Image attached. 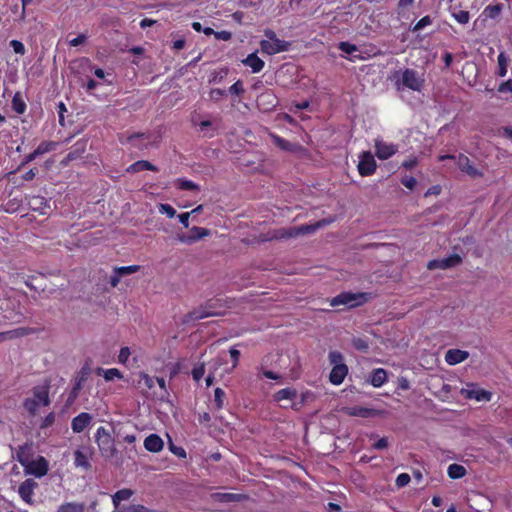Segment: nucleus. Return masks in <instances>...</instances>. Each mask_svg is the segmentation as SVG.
Returning <instances> with one entry per match:
<instances>
[{
    "instance_id": "obj_48",
    "label": "nucleus",
    "mask_w": 512,
    "mask_h": 512,
    "mask_svg": "<svg viewBox=\"0 0 512 512\" xmlns=\"http://www.w3.org/2000/svg\"><path fill=\"white\" fill-rule=\"evenodd\" d=\"M10 46L13 48V51L16 54L24 55L25 52H26L24 44L21 41H19V40H11L10 41Z\"/></svg>"
},
{
    "instance_id": "obj_38",
    "label": "nucleus",
    "mask_w": 512,
    "mask_h": 512,
    "mask_svg": "<svg viewBox=\"0 0 512 512\" xmlns=\"http://www.w3.org/2000/svg\"><path fill=\"white\" fill-rule=\"evenodd\" d=\"M140 269V266L138 265H130V266H121V267H115L114 272L119 273L121 277L130 275L133 273L138 272Z\"/></svg>"
},
{
    "instance_id": "obj_12",
    "label": "nucleus",
    "mask_w": 512,
    "mask_h": 512,
    "mask_svg": "<svg viewBox=\"0 0 512 512\" xmlns=\"http://www.w3.org/2000/svg\"><path fill=\"white\" fill-rule=\"evenodd\" d=\"M90 370L88 367H83L75 378V383L67 398V404H72L77 399L83 384L87 381Z\"/></svg>"
},
{
    "instance_id": "obj_24",
    "label": "nucleus",
    "mask_w": 512,
    "mask_h": 512,
    "mask_svg": "<svg viewBox=\"0 0 512 512\" xmlns=\"http://www.w3.org/2000/svg\"><path fill=\"white\" fill-rule=\"evenodd\" d=\"M387 380V373L382 368L374 369L370 375V383L374 387H381Z\"/></svg>"
},
{
    "instance_id": "obj_18",
    "label": "nucleus",
    "mask_w": 512,
    "mask_h": 512,
    "mask_svg": "<svg viewBox=\"0 0 512 512\" xmlns=\"http://www.w3.org/2000/svg\"><path fill=\"white\" fill-rule=\"evenodd\" d=\"M37 483L33 479H26L18 488V493L23 501L32 503V495Z\"/></svg>"
},
{
    "instance_id": "obj_29",
    "label": "nucleus",
    "mask_w": 512,
    "mask_h": 512,
    "mask_svg": "<svg viewBox=\"0 0 512 512\" xmlns=\"http://www.w3.org/2000/svg\"><path fill=\"white\" fill-rule=\"evenodd\" d=\"M143 170L156 171L157 168L152 163H150L149 161H146V160H139V161L131 164L127 168V172H131V173H135V172H139V171H143Z\"/></svg>"
},
{
    "instance_id": "obj_2",
    "label": "nucleus",
    "mask_w": 512,
    "mask_h": 512,
    "mask_svg": "<svg viewBox=\"0 0 512 512\" xmlns=\"http://www.w3.org/2000/svg\"><path fill=\"white\" fill-rule=\"evenodd\" d=\"M395 86L397 90L409 89L412 91L420 92L424 86L423 74L410 68H406L398 72L395 76Z\"/></svg>"
},
{
    "instance_id": "obj_41",
    "label": "nucleus",
    "mask_w": 512,
    "mask_h": 512,
    "mask_svg": "<svg viewBox=\"0 0 512 512\" xmlns=\"http://www.w3.org/2000/svg\"><path fill=\"white\" fill-rule=\"evenodd\" d=\"M178 186L182 190H199V186L191 180L178 179Z\"/></svg>"
},
{
    "instance_id": "obj_46",
    "label": "nucleus",
    "mask_w": 512,
    "mask_h": 512,
    "mask_svg": "<svg viewBox=\"0 0 512 512\" xmlns=\"http://www.w3.org/2000/svg\"><path fill=\"white\" fill-rule=\"evenodd\" d=\"M259 101H265V102H267V104L271 105L272 107L276 106V103H277V99L272 92L262 93L259 97Z\"/></svg>"
},
{
    "instance_id": "obj_47",
    "label": "nucleus",
    "mask_w": 512,
    "mask_h": 512,
    "mask_svg": "<svg viewBox=\"0 0 512 512\" xmlns=\"http://www.w3.org/2000/svg\"><path fill=\"white\" fill-rule=\"evenodd\" d=\"M271 138L273 140V143L277 145L279 148L283 150H289L290 144L288 141L274 134L271 135Z\"/></svg>"
},
{
    "instance_id": "obj_13",
    "label": "nucleus",
    "mask_w": 512,
    "mask_h": 512,
    "mask_svg": "<svg viewBox=\"0 0 512 512\" xmlns=\"http://www.w3.org/2000/svg\"><path fill=\"white\" fill-rule=\"evenodd\" d=\"M93 417L87 412H81L71 421V429L74 433H81L92 423Z\"/></svg>"
},
{
    "instance_id": "obj_21",
    "label": "nucleus",
    "mask_w": 512,
    "mask_h": 512,
    "mask_svg": "<svg viewBox=\"0 0 512 512\" xmlns=\"http://www.w3.org/2000/svg\"><path fill=\"white\" fill-rule=\"evenodd\" d=\"M163 446V440L157 434H150L144 440L145 449L153 453L160 452L163 449Z\"/></svg>"
},
{
    "instance_id": "obj_33",
    "label": "nucleus",
    "mask_w": 512,
    "mask_h": 512,
    "mask_svg": "<svg viewBox=\"0 0 512 512\" xmlns=\"http://www.w3.org/2000/svg\"><path fill=\"white\" fill-rule=\"evenodd\" d=\"M85 505L83 503L67 502L59 506L56 512H84Z\"/></svg>"
},
{
    "instance_id": "obj_52",
    "label": "nucleus",
    "mask_w": 512,
    "mask_h": 512,
    "mask_svg": "<svg viewBox=\"0 0 512 512\" xmlns=\"http://www.w3.org/2000/svg\"><path fill=\"white\" fill-rule=\"evenodd\" d=\"M205 373V366L201 364L192 370V376L195 381H199Z\"/></svg>"
},
{
    "instance_id": "obj_5",
    "label": "nucleus",
    "mask_w": 512,
    "mask_h": 512,
    "mask_svg": "<svg viewBox=\"0 0 512 512\" xmlns=\"http://www.w3.org/2000/svg\"><path fill=\"white\" fill-rule=\"evenodd\" d=\"M266 39L260 42V48L262 53L267 55H274L280 52L287 51L290 47V43L277 38L276 33L272 30L265 31Z\"/></svg>"
},
{
    "instance_id": "obj_22",
    "label": "nucleus",
    "mask_w": 512,
    "mask_h": 512,
    "mask_svg": "<svg viewBox=\"0 0 512 512\" xmlns=\"http://www.w3.org/2000/svg\"><path fill=\"white\" fill-rule=\"evenodd\" d=\"M348 373V367L343 365L334 366L330 372L329 380L334 385H340Z\"/></svg>"
},
{
    "instance_id": "obj_28",
    "label": "nucleus",
    "mask_w": 512,
    "mask_h": 512,
    "mask_svg": "<svg viewBox=\"0 0 512 512\" xmlns=\"http://www.w3.org/2000/svg\"><path fill=\"white\" fill-rule=\"evenodd\" d=\"M214 500L219 502H238L246 498V496L242 494H234V493H215L212 495Z\"/></svg>"
},
{
    "instance_id": "obj_1",
    "label": "nucleus",
    "mask_w": 512,
    "mask_h": 512,
    "mask_svg": "<svg viewBox=\"0 0 512 512\" xmlns=\"http://www.w3.org/2000/svg\"><path fill=\"white\" fill-rule=\"evenodd\" d=\"M331 222L332 220L323 219L316 222L315 224L302 225L300 227L280 228L272 231L268 239H289L296 238L299 235L312 234L317 229L322 228Z\"/></svg>"
},
{
    "instance_id": "obj_49",
    "label": "nucleus",
    "mask_w": 512,
    "mask_h": 512,
    "mask_svg": "<svg viewBox=\"0 0 512 512\" xmlns=\"http://www.w3.org/2000/svg\"><path fill=\"white\" fill-rule=\"evenodd\" d=\"M339 49L346 54H352L357 51V47L349 42H340Z\"/></svg>"
},
{
    "instance_id": "obj_51",
    "label": "nucleus",
    "mask_w": 512,
    "mask_h": 512,
    "mask_svg": "<svg viewBox=\"0 0 512 512\" xmlns=\"http://www.w3.org/2000/svg\"><path fill=\"white\" fill-rule=\"evenodd\" d=\"M410 482V476L407 473H401L396 478V485L398 487H404Z\"/></svg>"
},
{
    "instance_id": "obj_27",
    "label": "nucleus",
    "mask_w": 512,
    "mask_h": 512,
    "mask_svg": "<svg viewBox=\"0 0 512 512\" xmlns=\"http://www.w3.org/2000/svg\"><path fill=\"white\" fill-rule=\"evenodd\" d=\"M148 140L149 136L145 133H134L128 136L127 141L135 148L145 149L148 147L147 143H143L141 140Z\"/></svg>"
},
{
    "instance_id": "obj_35",
    "label": "nucleus",
    "mask_w": 512,
    "mask_h": 512,
    "mask_svg": "<svg viewBox=\"0 0 512 512\" xmlns=\"http://www.w3.org/2000/svg\"><path fill=\"white\" fill-rule=\"evenodd\" d=\"M57 147V143L54 141H43L38 147L34 150L38 156L43 155L45 153L51 152L55 150Z\"/></svg>"
},
{
    "instance_id": "obj_14",
    "label": "nucleus",
    "mask_w": 512,
    "mask_h": 512,
    "mask_svg": "<svg viewBox=\"0 0 512 512\" xmlns=\"http://www.w3.org/2000/svg\"><path fill=\"white\" fill-rule=\"evenodd\" d=\"M210 235V230L202 227L194 226L190 230L189 235H179L178 240L184 244H192L206 236Z\"/></svg>"
},
{
    "instance_id": "obj_8",
    "label": "nucleus",
    "mask_w": 512,
    "mask_h": 512,
    "mask_svg": "<svg viewBox=\"0 0 512 512\" xmlns=\"http://www.w3.org/2000/svg\"><path fill=\"white\" fill-rule=\"evenodd\" d=\"M357 167L361 176H370L375 172L377 164L370 151H364L360 154Z\"/></svg>"
},
{
    "instance_id": "obj_62",
    "label": "nucleus",
    "mask_w": 512,
    "mask_h": 512,
    "mask_svg": "<svg viewBox=\"0 0 512 512\" xmlns=\"http://www.w3.org/2000/svg\"><path fill=\"white\" fill-rule=\"evenodd\" d=\"M417 163V157H410L409 159L403 161L402 167H404L405 169H412L417 165Z\"/></svg>"
},
{
    "instance_id": "obj_61",
    "label": "nucleus",
    "mask_w": 512,
    "mask_h": 512,
    "mask_svg": "<svg viewBox=\"0 0 512 512\" xmlns=\"http://www.w3.org/2000/svg\"><path fill=\"white\" fill-rule=\"evenodd\" d=\"M229 354L233 360V368H235L238 365L240 351L238 349H236L235 347H232L229 350Z\"/></svg>"
},
{
    "instance_id": "obj_11",
    "label": "nucleus",
    "mask_w": 512,
    "mask_h": 512,
    "mask_svg": "<svg viewBox=\"0 0 512 512\" xmlns=\"http://www.w3.org/2000/svg\"><path fill=\"white\" fill-rule=\"evenodd\" d=\"M375 155L380 160H386L393 155H395L398 151V145H395L393 143L385 142L381 139L375 140Z\"/></svg>"
},
{
    "instance_id": "obj_25",
    "label": "nucleus",
    "mask_w": 512,
    "mask_h": 512,
    "mask_svg": "<svg viewBox=\"0 0 512 512\" xmlns=\"http://www.w3.org/2000/svg\"><path fill=\"white\" fill-rule=\"evenodd\" d=\"M273 397L277 402L293 401L297 397V392L295 389L284 388L276 392Z\"/></svg>"
},
{
    "instance_id": "obj_44",
    "label": "nucleus",
    "mask_w": 512,
    "mask_h": 512,
    "mask_svg": "<svg viewBox=\"0 0 512 512\" xmlns=\"http://www.w3.org/2000/svg\"><path fill=\"white\" fill-rule=\"evenodd\" d=\"M159 212L165 214L168 218H173L176 215V210L169 204H159Z\"/></svg>"
},
{
    "instance_id": "obj_7",
    "label": "nucleus",
    "mask_w": 512,
    "mask_h": 512,
    "mask_svg": "<svg viewBox=\"0 0 512 512\" xmlns=\"http://www.w3.org/2000/svg\"><path fill=\"white\" fill-rule=\"evenodd\" d=\"M18 461L25 466L26 472L28 474L34 475L36 477H42L48 472V462L44 457H39L37 460L27 462L25 458L21 455H18Z\"/></svg>"
},
{
    "instance_id": "obj_9",
    "label": "nucleus",
    "mask_w": 512,
    "mask_h": 512,
    "mask_svg": "<svg viewBox=\"0 0 512 512\" xmlns=\"http://www.w3.org/2000/svg\"><path fill=\"white\" fill-rule=\"evenodd\" d=\"M94 455L91 446H82L74 452V464L76 467L83 468L88 471L91 469L90 459Z\"/></svg>"
},
{
    "instance_id": "obj_3",
    "label": "nucleus",
    "mask_w": 512,
    "mask_h": 512,
    "mask_svg": "<svg viewBox=\"0 0 512 512\" xmlns=\"http://www.w3.org/2000/svg\"><path fill=\"white\" fill-rule=\"evenodd\" d=\"M94 440L103 458L111 460L117 456L118 450L115 445V439L108 429L103 426L98 427L94 434Z\"/></svg>"
},
{
    "instance_id": "obj_10",
    "label": "nucleus",
    "mask_w": 512,
    "mask_h": 512,
    "mask_svg": "<svg viewBox=\"0 0 512 512\" xmlns=\"http://www.w3.org/2000/svg\"><path fill=\"white\" fill-rule=\"evenodd\" d=\"M462 262V258L458 254H452L442 259L430 260L427 264L429 270L448 269L458 266Z\"/></svg>"
},
{
    "instance_id": "obj_60",
    "label": "nucleus",
    "mask_w": 512,
    "mask_h": 512,
    "mask_svg": "<svg viewBox=\"0 0 512 512\" xmlns=\"http://www.w3.org/2000/svg\"><path fill=\"white\" fill-rule=\"evenodd\" d=\"M388 447V439L386 437L380 438L377 442L373 444V448L376 450H383Z\"/></svg>"
},
{
    "instance_id": "obj_50",
    "label": "nucleus",
    "mask_w": 512,
    "mask_h": 512,
    "mask_svg": "<svg viewBox=\"0 0 512 512\" xmlns=\"http://www.w3.org/2000/svg\"><path fill=\"white\" fill-rule=\"evenodd\" d=\"M29 204L33 210H39L41 205L46 206L47 203L43 197L37 196L33 197Z\"/></svg>"
},
{
    "instance_id": "obj_64",
    "label": "nucleus",
    "mask_w": 512,
    "mask_h": 512,
    "mask_svg": "<svg viewBox=\"0 0 512 512\" xmlns=\"http://www.w3.org/2000/svg\"><path fill=\"white\" fill-rule=\"evenodd\" d=\"M498 91L501 93L512 92V79H509L506 82L502 83L499 86Z\"/></svg>"
},
{
    "instance_id": "obj_15",
    "label": "nucleus",
    "mask_w": 512,
    "mask_h": 512,
    "mask_svg": "<svg viewBox=\"0 0 512 512\" xmlns=\"http://www.w3.org/2000/svg\"><path fill=\"white\" fill-rule=\"evenodd\" d=\"M344 412L353 417L370 418L381 415V411L362 406L347 407Z\"/></svg>"
},
{
    "instance_id": "obj_32",
    "label": "nucleus",
    "mask_w": 512,
    "mask_h": 512,
    "mask_svg": "<svg viewBox=\"0 0 512 512\" xmlns=\"http://www.w3.org/2000/svg\"><path fill=\"white\" fill-rule=\"evenodd\" d=\"M447 473L451 479H459L466 475V469L460 464L453 463L449 465Z\"/></svg>"
},
{
    "instance_id": "obj_57",
    "label": "nucleus",
    "mask_w": 512,
    "mask_h": 512,
    "mask_svg": "<svg viewBox=\"0 0 512 512\" xmlns=\"http://www.w3.org/2000/svg\"><path fill=\"white\" fill-rule=\"evenodd\" d=\"M353 346L357 350H361V351H366L368 349V343L364 339H361V338L354 339Z\"/></svg>"
},
{
    "instance_id": "obj_63",
    "label": "nucleus",
    "mask_w": 512,
    "mask_h": 512,
    "mask_svg": "<svg viewBox=\"0 0 512 512\" xmlns=\"http://www.w3.org/2000/svg\"><path fill=\"white\" fill-rule=\"evenodd\" d=\"M215 38L218 40L228 41L231 39V33L228 31H217L214 33Z\"/></svg>"
},
{
    "instance_id": "obj_34",
    "label": "nucleus",
    "mask_w": 512,
    "mask_h": 512,
    "mask_svg": "<svg viewBox=\"0 0 512 512\" xmlns=\"http://www.w3.org/2000/svg\"><path fill=\"white\" fill-rule=\"evenodd\" d=\"M12 109L17 114H23L26 110V103L19 92H17L12 99Z\"/></svg>"
},
{
    "instance_id": "obj_20",
    "label": "nucleus",
    "mask_w": 512,
    "mask_h": 512,
    "mask_svg": "<svg viewBox=\"0 0 512 512\" xmlns=\"http://www.w3.org/2000/svg\"><path fill=\"white\" fill-rule=\"evenodd\" d=\"M469 357V352L460 349H449L445 354V361L449 365H456L464 362Z\"/></svg>"
},
{
    "instance_id": "obj_42",
    "label": "nucleus",
    "mask_w": 512,
    "mask_h": 512,
    "mask_svg": "<svg viewBox=\"0 0 512 512\" xmlns=\"http://www.w3.org/2000/svg\"><path fill=\"white\" fill-rule=\"evenodd\" d=\"M329 360L333 367L344 364L343 355L338 351H331L329 353Z\"/></svg>"
},
{
    "instance_id": "obj_54",
    "label": "nucleus",
    "mask_w": 512,
    "mask_h": 512,
    "mask_svg": "<svg viewBox=\"0 0 512 512\" xmlns=\"http://www.w3.org/2000/svg\"><path fill=\"white\" fill-rule=\"evenodd\" d=\"M127 512H157L155 510H151L143 505H140V504H134V505H130L128 508H127Z\"/></svg>"
},
{
    "instance_id": "obj_4",
    "label": "nucleus",
    "mask_w": 512,
    "mask_h": 512,
    "mask_svg": "<svg viewBox=\"0 0 512 512\" xmlns=\"http://www.w3.org/2000/svg\"><path fill=\"white\" fill-rule=\"evenodd\" d=\"M33 396L31 398H27L23 406L25 409L31 414L36 415L38 413V408L40 406H49L50 398H49V385H41L36 386L32 390Z\"/></svg>"
},
{
    "instance_id": "obj_6",
    "label": "nucleus",
    "mask_w": 512,
    "mask_h": 512,
    "mask_svg": "<svg viewBox=\"0 0 512 512\" xmlns=\"http://www.w3.org/2000/svg\"><path fill=\"white\" fill-rule=\"evenodd\" d=\"M365 301H366V296L363 293L344 292V293H341V294L337 295L336 297H334L331 300L330 305L332 307H335L338 305L355 307V306L361 305Z\"/></svg>"
},
{
    "instance_id": "obj_17",
    "label": "nucleus",
    "mask_w": 512,
    "mask_h": 512,
    "mask_svg": "<svg viewBox=\"0 0 512 512\" xmlns=\"http://www.w3.org/2000/svg\"><path fill=\"white\" fill-rule=\"evenodd\" d=\"M457 166L462 172H465L473 178L482 176V173L471 164L469 158L464 154H460L457 157Z\"/></svg>"
},
{
    "instance_id": "obj_59",
    "label": "nucleus",
    "mask_w": 512,
    "mask_h": 512,
    "mask_svg": "<svg viewBox=\"0 0 512 512\" xmlns=\"http://www.w3.org/2000/svg\"><path fill=\"white\" fill-rule=\"evenodd\" d=\"M86 39H87L86 35L80 34L77 37L71 39L69 41V45L73 46V47L79 46V45L85 43Z\"/></svg>"
},
{
    "instance_id": "obj_55",
    "label": "nucleus",
    "mask_w": 512,
    "mask_h": 512,
    "mask_svg": "<svg viewBox=\"0 0 512 512\" xmlns=\"http://www.w3.org/2000/svg\"><path fill=\"white\" fill-rule=\"evenodd\" d=\"M401 183L408 189L412 190L416 184H417V181L414 177L412 176H405L404 178H402L401 180Z\"/></svg>"
},
{
    "instance_id": "obj_26",
    "label": "nucleus",
    "mask_w": 512,
    "mask_h": 512,
    "mask_svg": "<svg viewBox=\"0 0 512 512\" xmlns=\"http://www.w3.org/2000/svg\"><path fill=\"white\" fill-rule=\"evenodd\" d=\"M134 492L132 489L124 488L121 490H118L113 496H112V503L115 508H118L120 502L129 500L133 496Z\"/></svg>"
},
{
    "instance_id": "obj_45",
    "label": "nucleus",
    "mask_w": 512,
    "mask_h": 512,
    "mask_svg": "<svg viewBox=\"0 0 512 512\" xmlns=\"http://www.w3.org/2000/svg\"><path fill=\"white\" fill-rule=\"evenodd\" d=\"M432 24V18L429 16V15H426L424 16L423 18H421L416 24L415 26L413 27V31L416 32V31H419L423 28H425L426 26L428 25H431Z\"/></svg>"
},
{
    "instance_id": "obj_43",
    "label": "nucleus",
    "mask_w": 512,
    "mask_h": 512,
    "mask_svg": "<svg viewBox=\"0 0 512 512\" xmlns=\"http://www.w3.org/2000/svg\"><path fill=\"white\" fill-rule=\"evenodd\" d=\"M453 17L460 24H466V23H468V21L470 19L469 12L464 11V10H459L458 12H454Z\"/></svg>"
},
{
    "instance_id": "obj_40",
    "label": "nucleus",
    "mask_w": 512,
    "mask_h": 512,
    "mask_svg": "<svg viewBox=\"0 0 512 512\" xmlns=\"http://www.w3.org/2000/svg\"><path fill=\"white\" fill-rule=\"evenodd\" d=\"M503 9L502 4L489 5L485 8L484 13L490 18L497 17Z\"/></svg>"
},
{
    "instance_id": "obj_19",
    "label": "nucleus",
    "mask_w": 512,
    "mask_h": 512,
    "mask_svg": "<svg viewBox=\"0 0 512 512\" xmlns=\"http://www.w3.org/2000/svg\"><path fill=\"white\" fill-rule=\"evenodd\" d=\"M34 333L33 328L20 327L9 331L0 332V343L12 340L15 338L24 337Z\"/></svg>"
},
{
    "instance_id": "obj_30",
    "label": "nucleus",
    "mask_w": 512,
    "mask_h": 512,
    "mask_svg": "<svg viewBox=\"0 0 512 512\" xmlns=\"http://www.w3.org/2000/svg\"><path fill=\"white\" fill-rule=\"evenodd\" d=\"M87 141L85 140H79L77 141L73 147L72 150L68 153L67 159L68 160H75L78 157L81 156L82 153L86 150Z\"/></svg>"
},
{
    "instance_id": "obj_37",
    "label": "nucleus",
    "mask_w": 512,
    "mask_h": 512,
    "mask_svg": "<svg viewBox=\"0 0 512 512\" xmlns=\"http://www.w3.org/2000/svg\"><path fill=\"white\" fill-rule=\"evenodd\" d=\"M498 61V75L504 77L507 74V57L504 52H501L497 58Z\"/></svg>"
},
{
    "instance_id": "obj_23",
    "label": "nucleus",
    "mask_w": 512,
    "mask_h": 512,
    "mask_svg": "<svg viewBox=\"0 0 512 512\" xmlns=\"http://www.w3.org/2000/svg\"><path fill=\"white\" fill-rule=\"evenodd\" d=\"M242 63L245 66L250 67L253 73L260 72L264 67V61L260 59L255 52L249 54L244 60H242Z\"/></svg>"
},
{
    "instance_id": "obj_16",
    "label": "nucleus",
    "mask_w": 512,
    "mask_h": 512,
    "mask_svg": "<svg viewBox=\"0 0 512 512\" xmlns=\"http://www.w3.org/2000/svg\"><path fill=\"white\" fill-rule=\"evenodd\" d=\"M210 308H212V305L206 303L204 306H201L191 311L186 315L185 322L196 321L219 314L217 312L212 311Z\"/></svg>"
},
{
    "instance_id": "obj_58",
    "label": "nucleus",
    "mask_w": 512,
    "mask_h": 512,
    "mask_svg": "<svg viewBox=\"0 0 512 512\" xmlns=\"http://www.w3.org/2000/svg\"><path fill=\"white\" fill-rule=\"evenodd\" d=\"M55 421V414L53 412L49 413L43 420L40 425L42 429L51 426Z\"/></svg>"
},
{
    "instance_id": "obj_36",
    "label": "nucleus",
    "mask_w": 512,
    "mask_h": 512,
    "mask_svg": "<svg viewBox=\"0 0 512 512\" xmlns=\"http://www.w3.org/2000/svg\"><path fill=\"white\" fill-rule=\"evenodd\" d=\"M466 397L470 398V399H476L478 401H481V400L489 401L491 395L489 392H487L485 390H477V391L468 390V391H466Z\"/></svg>"
},
{
    "instance_id": "obj_39",
    "label": "nucleus",
    "mask_w": 512,
    "mask_h": 512,
    "mask_svg": "<svg viewBox=\"0 0 512 512\" xmlns=\"http://www.w3.org/2000/svg\"><path fill=\"white\" fill-rule=\"evenodd\" d=\"M225 392L221 388H216L214 391V403L217 409H222L224 406Z\"/></svg>"
},
{
    "instance_id": "obj_53",
    "label": "nucleus",
    "mask_w": 512,
    "mask_h": 512,
    "mask_svg": "<svg viewBox=\"0 0 512 512\" xmlns=\"http://www.w3.org/2000/svg\"><path fill=\"white\" fill-rule=\"evenodd\" d=\"M131 352L128 347H122L118 355V361L125 364L130 356Z\"/></svg>"
},
{
    "instance_id": "obj_56",
    "label": "nucleus",
    "mask_w": 512,
    "mask_h": 512,
    "mask_svg": "<svg viewBox=\"0 0 512 512\" xmlns=\"http://www.w3.org/2000/svg\"><path fill=\"white\" fill-rule=\"evenodd\" d=\"M229 92L231 94L239 95L244 92L243 84L241 81H236L233 85L230 86Z\"/></svg>"
},
{
    "instance_id": "obj_31",
    "label": "nucleus",
    "mask_w": 512,
    "mask_h": 512,
    "mask_svg": "<svg viewBox=\"0 0 512 512\" xmlns=\"http://www.w3.org/2000/svg\"><path fill=\"white\" fill-rule=\"evenodd\" d=\"M97 373L98 375H102L103 378L106 380V381H112L114 380L115 378L117 379H123V374L121 373V371L117 368H110V369H102V368H99L97 370Z\"/></svg>"
}]
</instances>
